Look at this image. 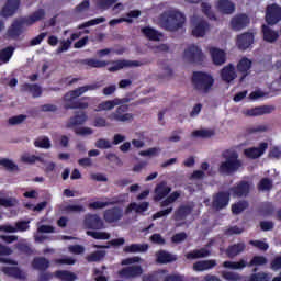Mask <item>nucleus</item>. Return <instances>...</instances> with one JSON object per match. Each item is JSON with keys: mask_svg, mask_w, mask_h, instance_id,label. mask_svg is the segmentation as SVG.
I'll return each instance as SVG.
<instances>
[{"mask_svg": "<svg viewBox=\"0 0 281 281\" xmlns=\"http://www.w3.org/2000/svg\"><path fill=\"white\" fill-rule=\"evenodd\" d=\"M43 19H45V9H38L31 15L16 19L8 29L7 36L13 41H16V38L23 34V25H34V23H37V21H43Z\"/></svg>", "mask_w": 281, "mask_h": 281, "instance_id": "nucleus-1", "label": "nucleus"}, {"mask_svg": "<svg viewBox=\"0 0 281 281\" xmlns=\"http://www.w3.org/2000/svg\"><path fill=\"white\" fill-rule=\"evenodd\" d=\"M159 24L167 32H179L186 25V14L176 9L164 11L159 15Z\"/></svg>", "mask_w": 281, "mask_h": 281, "instance_id": "nucleus-2", "label": "nucleus"}, {"mask_svg": "<svg viewBox=\"0 0 281 281\" xmlns=\"http://www.w3.org/2000/svg\"><path fill=\"white\" fill-rule=\"evenodd\" d=\"M225 161L221 162L218 167L220 175H226L229 177L235 172H238L243 168V161L238 159V153L236 151H226L223 154Z\"/></svg>", "mask_w": 281, "mask_h": 281, "instance_id": "nucleus-3", "label": "nucleus"}, {"mask_svg": "<svg viewBox=\"0 0 281 281\" xmlns=\"http://www.w3.org/2000/svg\"><path fill=\"white\" fill-rule=\"evenodd\" d=\"M191 82L199 93H207L214 87V77L207 72L193 71Z\"/></svg>", "mask_w": 281, "mask_h": 281, "instance_id": "nucleus-4", "label": "nucleus"}, {"mask_svg": "<svg viewBox=\"0 0 281 281\" xmlns=\"http://www.w3.org/2000/svg\"><path fill=\"white\" fill-rule=\"evenodd\" d=\"M108 119L111 122H132L134 120V115L132 113H128V105L122 104L114 112H112Z\"/></svg>", "mask_w": 281, "mask_h": 281, "instance_id": "nucleus-5", "label": "nucleus"}, {"mask_svg": "<svg viewBox=\"0 0 281 281\" xmlns=\"http://www.w3.org/2000/svg\"><path fill=\"white\" fill-rule=\"evenodd\" d=\"M251 19L247 13H238L231 19L229 25L233 32H241V30L249 27Z\"/></svg>", "mask_w": 281, "mask_h": 281, "instance_id": "nucleus-6", "label": "nucleus"}, {"mask_svg": "<svg viewBox=\"0 0 281 281\" xmlns=\"http://www.w3.org/2000/svg\"><path fill=\"white\" fill-rule=\"evenodd\" d=\"M256 41V33L251 31L244 32L236 37V46L240 52H247Z\"/></svg>", "mask_w": 281, "mask_h": 281, "instance_id": "nucleus-7", "label": "nucleus"}, {"mask_svg": "<svg viewBox=\"0 0 281 281\" xmlns=\"http://www.w3.org/2000/svg\"><path fill=\"white\" fill-rule=\"evenodd\" d=\"M232 194L229 191H218L213 195L212 207L220 212V210H225L229 205V199Z\"/></svg>", "mask_w": 281, "mask_h": 281, "instance_id": "nucleus-8", "label": "nucleus"}, {"mask_svg": "<svg viewBox=\"0 0 281 281\" xmlns=\"http://www.w3.org/2000/svg\"><path fill=\"white\" fill-rule=\"evenodd\" d=\"M281 21V7L278 3L269 4L266 9V22L268 25H278Z\"/></svg>", "mask_w": 281, "mask_h": 281, "instance_id": "nucleus-9", "label": "nucleus"}, {"mask_svg": "<svg viewBox=\"0 0 281 281\" xmlns=\"http://www.w3.org/2000/svg\"><path fill=\"white\" fill-rule=\"evenodd\" d=\"M229 192H232L233 196H236L237 199L247 198L249 196V192H251V182L240 180L229 189Z\"/></svg>", "mask_w": 281, "mask_h": 281, "instance_id": "nucleus-10", "label": "nucleus"}, {"mask_svg": "<svg viewBox=\"0 0 281 281\" xmlns=\"http://www.w3.org/2000/svg\"><path fill=\"white\" fill-rule=\"evenodd\" d=\"M184 58L188 59L189 63L202 65L204 59L203 50H201L199 46L192 44L184 50Z\"/></svg>", "mask_w": 281, "mask_h": 281, "instance_id": "nucleus-11", "label": "nucleus"}, {"mask_svg": "<svg viewBox=\"0 0 281 281\" xmlns=\"http://www.w3.org/2000/svg\"><path fill=\"white\" fill-rule=\"evenodd\" d=\"M267 148H269V144L262 142L259 144L258 147L246 148L244 150V155H245V157H247V159H258V158L262 157V155H265V153H267Z\"/></svg>", "mask_w": 281, "mask_h": 281, "instance_id": "nucleus-12", "label": "nucleus"}, {"mask_svg": "<svg viewBox=\"0 0 281 281\" xmlns=\"http://www.w3.org/2000/svg\"><path fill=\"white\" fill-rule=\"evenodd\" d=\"M83 223L87 229H104V222L98 214H87Z\"/></svg>", "mask_w": 281, "mask_h": 281, "instance_id": "nucleus-13", "label": "nucleus"}, {"mask_svg": "<svg viewBox=\"0 0 281 281\" xmlns=\"http://www.w3.org/2000/svg\"><path fill=\"white\" fill-rule=\"evenodd\" d=\"M123 216H124V211L119 206L106 209L103 212V218L105 223H117V221H122Z\"/></svg>", "mask_w": 281, "mask_h": 281, "instance_id": "nucleus-14", "label": "nucleus"}, {"mask_svg": "<svg viewBox=\"0 0 281 281\" xmlns=\"http://www.w3.org/2000/svg\"><path fill=\"white\" fill-rule=\"evenodd\" d=\"M20 7L21 0H7L4 7L0 11V14L4 19H9V16H14V14H16Z\"/></svg>", "mask_w": 281, "mask_h": 281, "instance_id": "nucleus-15", "label": "nucleus"}, {"mask_svg": "<svg viewBox=\"0 0 281 281\" xmlns=\"http://www.w3.org/2000/svg\"><path fill=\"white\" fill-rule=\"evenodd\" d=\"M254 65V61L247 57H243L238 63H237V71L238 74H241V77L239 79V82H243L247 76H249L251 71V66Z\"/></svg>", "mask_w": 281, "mask_h": 281, "instance_id": "nucleus-16", "label": "nucleus"}, {"mask_svg": "<svg viewBox=\"0 0 281 281\" xmlns=\"http://www.w3.org/2000/svg\"><path fill=\"white\" fill-rule=\"evenodd\" d=\"M142 273H144L142 266H128L119 271V276L127 280L131 278H139Z\"/></svg>", "mask_w": 281, "mask_h": 281, "instance_id": "nucleus-17", "label": "nucleus"}, {"mask_svg": "<svg viewBox=\"0 0 281 281\" xmlns=\"http://www.w3.org/2000/svg\"><path fill=\"white\" fill-rule=\"evenodd\" d=\"M128 102H131V99L128 98L103 101L98 105L95 111H111L115 109V106H120V104H126Z\"/></svg>", "mask_w": 281, "mask_h": 281, "instance_id": "nucleus-18", "label": "nucleus"}, {"mask_svg": "<svg viewBox=\"0 0 281 281\" xmlns=\"http://www.w3.org/2000/svg\"><path fill=\"white\" fill-rule=\"evenodd\" d=\"M220 76L224 82H234V80H236V78L238 77L234 64H228L224 66L220 72Z\"/></svg>", "mask_w": 281, "mask_h": 281, "instance_id": "nucleus-19", "label": "nucleus"}, {"mask_svg": "<svg viewBox=\"0 0 281 281\" xmlns=\"http://www.w3.org/2000/svg\"><path fill=\"white\" fill-rule=\"evenodd\" d=\"M87 120H89V116H87V113L75 112V115L71 116L66 123V128H76V126H82V124H85Z\"/></svg>", "mask_w": 281, "mask_h": 281, "instance_id": "nucleus-20", "label": "nucleus"}, {"mask_svg": "<svg viewBox=\"0 0 281 281\" xmlns=\"http://www.w3.org/2000/svg\"><path fill=\"white\" fill-rule=\"evenodd\" d=\"M210 54L213 64H215L217 67H220L221 65H225V63H227V55L225 54V50L216 47H211Z\"/></svg>", "mask_w": 281, "mask_h": 281, "instance_id": "nucleus-21", "label": "nucleus"}, {"mask_svg": "<svg viewBox=\"0 0 281 281\" xmlns=\"http://www.w3.org/2000/svg\"><path fill=\"white\" fill-rule=\"evenodd\" d=\"M194 212V205H180L173 213L175 221H186Z\"/></svg>", "mask_w": 281, "mask_h": 281, "instance_id": "nucleus-22", "label": "nucleus"}, {"mask_svg": "<svg viewBox=\"0 0 281 281\" xmlns=\"http://www.w3.org/2000/svg\"><path fill=\"white\" fill-rule=\"evenodd\" d=\"M170 192H172V189L168 187L166 181L158 183L155 188L154 201H161L162 199H166Z\"/></svg>", "mask_w": 281, "mask_h": 281, "instance_id": "nucleus-23", "label": "nucleus"}, {"mask_svg": "<svg viewBox=\"0 0 281 281\" xmlns=\"http://www.w3.org/2000/svg\"><path fill=\"white\" fill-rule=\"evenodd\" d=\"M216 9L221 14H234L236 12V4L232 0H218L216 3Z\"/></svg>", "mask_w": 281, "mask_h": 281, "instance_id": "nucleus-24", "label": "nucleus"}, {"mask_svg": "<svg viewBox=\"0 0 281 281\" xmlns=\"http://www.w3.org/2000/svg\"><path fill=\"white\" fill-rule=\"evenodd\" d=\"M245 249H247V244H245L244 241H240L237 244L229 245L226 248L225 254L227 258H236V256H240V254H243Z\"/></svg>", "mask_w": 281, "mask_h": 281, "instance_id": "nucleus-25", "label": "nucleus"}, {"mask_svg": "<svg viewBox=\"0 0 281 281\" xmlns=\"http://www.w3.org/2000/svg\"><path fill=\"white\" fill-rule=\"evenodd\" d=\"M22 93H31L32 98H41L43 88L38 83H24L21 86Z\"/></svg>", "mask_w": 281, "mask_h": 281, "instance_id": "nucleus-26", "label": "nucleus"}, {"mask_svg": "<svg viewBox=\"0 0 281 281\" xmlns=\"http://www.w3.org/2000/svg\"><path fill=\"white\" fill-rule=\"evenodd\" d=\"M276 111V105H262L250 110H247V115L250 117H257L258 115H269Z\"/></svg>", "mask_w": 281, "mask_h": 281, "instance_id": "nucleus-27", "label": "nucleus"}, {"mask_svg": "<svg viewBox=\"0 0 281 281\" xmlns=\"http://www.w3.org/2000/svg\"><path fill=\"white\" fill-rule=\"evenodd\" d=\"M113 66L109 68V71H120V69H124V67H139L142 65L138 60H116L112 63Z\"/></svg>", "mask_w": 281, "mask_h": 281, "instance_id": "nucleus-28", "label": "nucleus"}, {"mask_svg": "<svg viewBox=\"0 0 281 281\" xmlns=\"http://www.w3.org/2000/svg\"><path fill=\"white\" fill-rule=\"evenodd\" d=\"M207 30H210V23L205 20H200L193 27L192 35L195 36V38H203Z\"/></svg>", "mask_w": 281, "mask_h": 281, "instance_id": "nucleus-29", "label": "nucleus"}, {"mask_svg": "<svg viewBox=\"0 0 281 281\" xmlns=\"http://www.w3.org/2000/svg\"><path fill=\"white\" fill-rule=\"evenodd\" d=\"M216 260L215 259H209V260H200L193 263V271H210V269H214L216 267Z\"/></svg>", "mask_w": 281, "mask_h": 281, "instance_id": "nucleus-30", "label": "nucleus"}, {"mask_svg": "<svg viewBox=\"0 0 281 281\" xmlns=\"http://www.w3.org/2000/svg\"><path fill=\"white\" fill-rule=\"evenodd\" d=\"M2 271L9 278H15L16 280H25L27 278L19 267H3Z\"/></svg>", "mask_w": 281, "mask_h": 281, "instance_id": "nucleus-31", "label": "nucleus"}, {"mask_svg": "<svg viewBox=\"0 0 281 281\" xmlns=\"http://www.w3.org/2000/svg\"><path fill=\"white\" fill-rule=\"evenodd\" d=\"M212 256V251L207 248L194 249L186 255L187 260H199L200 258H207Z\"/></svg>", "mask_w": 281, "mask_h": 281, "instance_id": "nucleus-32", "label": "nucleus"}, {"mask_svg": "<svg viewBox=\"0 0 281 281\" xmlns=\"http://www.w3.org/2000/svg\"><path fill=\"white\" fill-rule=\"evenodd\" d=\"M262 34L263 41H266V43H276V41L280 38L278 31H273L271 27L265 24L262 25Z\"/></svg>", "mask_w": 281, "mask_h": 281, "instance_id": "nucleus-33", "label": "nucleus"}, {"mask_svg": "<svg viewBox=\"0 0 281 281\" xmlns=\"http://www.w3.org/2000/svg\"><path fill=\"white\" fill-rule=\"evenodd\" d=\"M148 247V244H131L130 246H125L123 251L125 254H146Z\"/></svg>", "mask_w": 281, "mask_h": 281, "instance_id": "nucleus-34", "label": "nucleus"}, {"mask_svg": "<svg viewBox=\"0 0 281 281\" xmlns=\"http://www.w3.org/2000/svg\"><path fill=\"white\" fill-rule=\"evenodd\" d=\"M149 206H150V203L148 202H142L140 204H137L136 202H132L127 205L125 212L126 214H131V212H136V214H142V212H146Z\"/></svg>", "mask_w": 281, "mask_h": 281, "instance_id": "nucleus-35", "label": "nucleus"}, {"mask_svg": "<svg viewBox=\"0 0 281 281\" xmlns=\"http://www.w3.org/2000/svg\"><path fill=\"white\" fill-rule=\"evenodd\" d=\"M156 258L159 265H168L169 262H175V260H177V257L166 250L156 252Z\"/></svg>", "mask_w": 281, "mask_h": 281, "instance_id": "nucleus-36", "label": "nucleus"}, {"mask_svg": "<svg viewBox=\"0 0 281 281\" xmlns=\"http://www.w3.org/2000/svg\"><path fill=\"white\" fill-rule=\"evenodd\" d=\"M32 267L37 271H47L49 269V261L45 257H35L32 261Z\"/></svg>", "mask_w": 281, "mask_h": 281, "instance_id": "nucleus-37", "label": "nucleus"}, {"mask_svg": "<svg viewBox=\"0 0 281 281\" xmlns=\"http://www.w3.org/2000/svg\"><path fill=\"white\" fill-rule=\"evenodd\" d=\"M142 34L148 38V41H159V37L161 36V33L159 31L150 27V26H145L140 30Z\"/></svg>", "mask_w": 281, "mask_h": 281, "instance_id": "nucleus-38", "label": "nucleus"}, {"mask_svg": "<svg viewBox=\"0 0 281 281\" xmlns=\"http://www.w3.org/2000/svg\"><path fill=\"white\" fill-rule=\"evenodd\" d=\"M55 278H58L59 280L63 281H75L78 277L76 276V273L67 270H57L55 272Z\"/></svg>", "mask_w": 281, "mask_h": 281, "instance_id": "nucleus-39", "label": "nucleus"}, {"mask_svg": "<svg viewBox=\"0 0 281 281\" xmlns=\"http://www.w3.org/2000/svg\"><path fill=\"white\" fill-rule=\"evenodd\" d=\"M36 161H40V164H45V158L36 155H30V154H24L21 157V162L22 164H36Z\"/></svg>", "mask_w": 281, "mask_h": 281, "instance_id": "nucleus-40", "label": "nucleus"}, {"mask_svg": "<svg viewBox=\"0 0 281 281\" xmlns=\"http://www.w3.org/2000/svg\"><path fill=\"white\" fill-rule=\"evenodd\" d=\"M117 3V0H95V5L98 10H101V12H106V10H111L113 5Z\"/></svg>", "mask_w": 281, "mask_h": 281, "instance_id": "nucleus-41", "label": "nucleus"}, {"mask_svg": "<svg viewBox=\"0 0 281 281\" xmlns=\"http://www.w3.org/2000/svg\"><path fill=\"white\" fill-rule=\"evenodd\" d=\"M106 256L105 250H97L86 257L87 262H100Z\"/></svg>", "mask_w": 281, "mask_h": 281, "instance_id": "nucleus-42", "label": "nucleus"}, {"mask_svg": "<svg viewBox=\"0 0 281 281\" xmlns=\"http://www.w3.org/2000/svg\"><path fill=\"white\" fill-rule=\"evenodd\" d=\"M14 56V46H8L0 50L1 63H10V58Z\"/></svg>", "mask_w": 281, "mask_h": 281, "instance_id": "nucleus-43", "label": "nucleus"}, {"mask_svg": "<svg viewBox=\"0 0 281 281\" xmlns=\"http://www.w3.org/2000/svg\"><path fill=\"white\" fill-rule=\"evenodd\" d=\"M0 166L8 170V172H16L19 171V165L14 164V161L10 160L9 158L0 159Z\"/></svg>", "mask_w": 281, "mask_h": 281, "instance_id": "nucleus-44", "label": "nucleus"}, {"mask_svg": "<svg viewBox=\"0 0 281 281\" xmlns=\"http://www.w3.org/2000/svg\"><path fill=\"white\" fill-rule=\"evenodd\" d=\"M247 207H249V202L241 200L235 204H232V213L236 215L243 214Z\"/></svg>", "mask_w": 281, "mask_h": 281, "instance_id": "nucleus-45", "label": "nucleus"}, {"mask_svg": "<svg viewBox=\"0 0 281 281\" xmlns=\"http://www.w3.org/2000/svg\"><path fill=\"white\" fill-rule=\"evenodd\" d=\"M82 65H87L88 67L100 69L102 67H106L109 65V61L104 60H98V59H83Z\"/></svg>", "mask_w": 281, "mask_h": 281, "instance_id": "nucleus-46", "label": "nucleus"}, {"mask_svg": "<svg viewBox=\"0 0 281 281\" xmlns=\"http://www.w3.org/2000/svg\"><path fill=\"white\" fill-rule=\"evenodd\" d=\"M201 9L203 14L210 19V21H218V18H216V13L212 11V5L207 2H202L201 3Z\"/></svg>", "mask_w": 281, "mask_h": 281, "instance_id": "nucleus-47", "label": "nucleus"}, {"mask_svg": "<svg viewBox=\"0 0 281 281\" xmlns=\"http://www.w3.org/2000/svg\"><path fill=\"white\" fill-rule=\"evenodd\" d=\"M257 188L261 192H269V190L273 188V180L269 178H262L257 184Z\"/></svg>", "mask_w": 281, "mask_h": 281, "instance_id": "nucleus-48", "label": "nucleus"}, {"mask_svg": "<svg viewBox=\"0 0 281 281\" xmlns=\"http://www.w3.org/2000/svg\"><path fill=\"white\" fill-rule=\"evenodd\" d=\"M223 267L225 269H245L247 267V261L245 259H241L239 261H224Z\"/></svg>", "mask_w": 281, "mask_h": 281, "instance_id": "nucleus-49", "label": "nucleus"}, {"mask_svg": "<svg viewBox=\"0 0 281 281\" xmlns=\"http://www.w3.org/2000/svg\"><path fill=\"white\" fill-rule=\"evenodd\" d=\"M87 235L94 238V240H109L111 238V234L106 232L88 231Z\"/></svg>", "mask_w": 281, "mask_h": 281, "instance_id": "nucleus-50", "label": "nucleus"}, {"mask_svg": "<svg viewBox=\"0 0 281 281\" xmlns=\"http://www.w3.org/2000/svg\"><path fill=\"white\" fill-rule=\"evenodd\" d=\"M34 146L35 148H44L46 150H49V148H52V140H49V137L44 136V137L37 138L34 142Z\"/></svg>", "mask_w": 281, "mask_h": 281, "instance_id": "nucleus-51", "label": "nucleus"}, {"mask_svg": "<svg viewBox=\"0 0 281 281\" xmlns=\"http://www.w3.org/2000/svg\"><path fill=\"white\" fill-rule=\"evenodd\" d=\"M105 22H106V18L101 16V18H97V19H92L87 22H83L78 27H79V30H85L86 27H91L93 25H100V23H105Z\"/></svg>", "mask_w": 281, "mask_h": 281, "instance_id": "nucleus-52", "label": "nucleus"}, {"mask_svg": "<svg viewBox=\"0 0 281 281\" xmlns=\"http://www.w3.org/2000/svg\"><path fill=\"white\" fill-rule=\"evenodd\" d=\"M214 135L212 130H196L192 132V137H202V139H207Z\"/></svg>", "mask_w": 281, "mask_h": 281, "instance_id": "nucleus-53", "label": "nucleus"}, {"mask_svg": "<svg viewBox=\"0 0 281 281\" xmlns=\"http://www.w3.org/2000/svg\"><path fill=\"white\" fill-rule=\"evenodd\" d=\"M114 203L111 201L102 202V201H95L92 203H89L88 207L89 210H104V207H109V205H113Z\"/></svg>", "mask_w": 281, "mask_h": 281, "instance_id": "nucleus-54", "label": "nucleus"}, {"mask_svg": "<svg viewBox=\"0 0 281 281\" xmlns=\"http://www.w3.org/2000/svg\"><path fill=\"white\" fill-rule=\"evenodd\" d=\"M161 153V148L159 147H151L147 150H142L138 153L140 157H157Z\"/></svg>", "mask_w": 281, "mask_h": 281, "instance_id": "nucleus-55", "label": "nucleus"}, {"mask_svg": "<svg viewBox=\"0 0 281 281\" xmlns=\"http://www.w3.org/2000/svg\"><path fill=\"white\" fill-rule=\"evenodd\" d=\"M222 278L226 281H240L243 280V277L236 272H231V271H223L222 272Z\"/></svg>", "mask_w": 281, "mask_h": 281, "instance_id": "nucleus-56", "label": "nucleus"}, {"mask_svg": "<svg viewBox=\"0 0 281 281\" xmlns=\"http://www.w3.org/2000/svg\"><path fill=\"white\" fill-rule=\"evenodd\" d=\"M102 87V85L100 82H94L92 85H86L82 87H79L77 89H79V93H81V95L83 93H87V91H95L97 89H100Z\"/></svg>", "mask_w": 281, "mask_h": 281, "instance_id": "nucleus-57", "label": "nucleus"}, {"mask_svg": "<svg viewBox=\"0 0 281 281\" xmlns=\"http://www.w3.org/2000/svg\"><path fill=\"white\" fill-rule=\"evenodd\" d=\"M262 265H267V259L265 256H255L250 260L249 267H262Z\"/></svg>", "mask_w": 281, "mask_h": 281, "instance_id": "nucleus-58", "label": "nucleus"}, {"mask_svg": "<svg viewBox=\"0 0 281 281\" xmlns=\"http://www.w3.org/2000/svg\"><path fill=\"white\" fill-rule=\"evenodd\" d=\"M25 120H27V115L25 114H20V115H15L9 119V124L11 126H16L19 124H23V122H25Z\"/></svg>", "mask_w": 281, "mask_h": 281, "instance_id": "nucleus-59", "label": "nucleus"}, {"mask_svg": "<svg viewBox=\"0 0 281 281\" xmlns=\"http://www.w3.org/2000/svg\"><path fill=\"white\" fill-rule=\"evenodd\" d=\"M16 249L21 254H24L25 256H32V254H34V250L32 249V246L27 245V244H18Z\"/></svg>", "mask_w": 281, "mask_h": 281, "instance_id": "nucleus-60", "label": "nucleus"}, {"mask_svg": "<svg viewBox=\"0 0 281 281\" xmlns=\"http://www.w3.org/2000/svg\"><path fill=\"white\" fill-rule=\"evenodd\" d=\"M187 238L188 234L186 232L177 233L171 237V243L179 245V243H183Z\"/></svg>", "mask_w": 281, "mask_h": 281, "instance_id": "nucleus-61", "label": "nucleus"}, {"mask_svg": "<svg viewBox=\"0 0 281 281\" xmlns=\"http://www.w3.org/2000/svg\"><path fill=\"white\" fill-rule=\"evenodd\" d=\"M249 245L256 247L257 249H260V251H267V249H269V244L262 240H250Z\"/></svg>", "mask_w": 281, "mask_h": 281, "instance_id": "nucleus-62", "label": "nucleus"}, {"mask_svg": "<svg viewBox=\"0 0 281 281\" xmlns=\"http://www.w3.org/2000/svg\"><path fill=\"white\" fill-rule=\"evenodd\" d=\"M248 281H269V274L265 272L252 273Z\"/></svg>", "mask_w": 281, "mask_h": 281, "instance_id": "nucleus-63", "label": "nucleus"}, {"mask_svg": "<svg viewBox=\"0 0 281 281\" xmlns=\"http://www.w3.org/2000/svg\"><path fill=\"white\" fill-rule=\"evenodd\" d=\"M270 269H272V271H280V269H281V255L273 258V260L270 262Z\"/></svg>", "mask_w": 281, "mask_h": 281, "instance_id": "nucleus-64", "label": "nucleus"}]
</instances>
